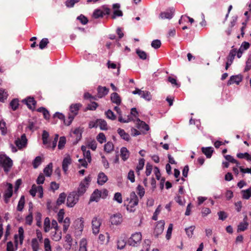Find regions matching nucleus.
Wrapping results in <instances>:
<instances>
[{"instance_id": "nucleus-7", "label": "nucleus", "mask_w": 251, "mask_h": 251, "mask_svg": "<svg viewBox=\"0 0 251 251\" xmlns=\"http://www.w3.org/2000/svg\"><path fill=\"white\" fill-rule=\"evenodd\" d=\"M123 221V218L121 213H118L112 215L110 217V222L113 225H120Z\"/></svg>"}, {"instance_id": "nucleus-25", "label": "nucleus", "mask_w": 251, "mask_h": 251, "mask_svg": "<svg viewBox=\"0 0 251 251\" xmlns=\"http://www.w3.org/2000/svg\"><path fill=\"white\" fill-rule=\"evenodd\" d=\"M65 241L66 243L64 247L67 250L70 249L72 246V238L70 234H67L65 237Z\"/></svg>"}, {"instance_id": "nucleus-57", "label": "nucleus", "mask_w": 251, "mask_h": 251, "mask_svg": "<svg viewBox=\"0 0 251 251\" xmlns=\"http://www.w3.org/2000/svg\"><path fill=\"white\" fill-rule=\"evenodd\" d=\"M113 199L118 203H121L123 201L122 194L119 192L116 193L114 195Z\"/></svg>"}, {"instance_id": "nucleus-60", "label": "nucleus", "mask_w": 251, "mask_h": 251, "mask_svg": "<svg viewBox=\"0 0 251 251\" xmlns=\"http://www.w3.org/2000/svg\"><path fill=\"white\" fill-rule=\"evenodd\" d=\"M161 43L160 40H153L151 43V47L154 49H158L161 46Z\"/></svg>"}, {"instance_id": "nucleus-33", "label": "nucleus", "mask_w": 251, "mask_h": 251, "mask_svg": "<svg viewBox=\"0 0 251 251\" xmlns=\"http://www.w3.org/2000/svg\"><path fill=\"white\" fill-rule=\"evenodd\" d=\"M236 53H237L236 49H232L230 50V51L227 57V61L232 63V62L234 59V57L236 55Z\"/></svg>"}, {"instance_id": "nucleus-43", "label": "nucleus", "mask_w": 251, "mask_h": 251, "mask_svg": "<svg viewBox=\"0 0 251 251\" xmlns=\"http://www.w3.org/2000/svg\"><path fill=\"white\" fill-rule=\"evenodd\" d=\"M63 223V231L64 232H66V231L68 230V227L70 226V218L67 217L66 218L63 222H62Z\"/></svg>"}, {"instance_id": "nucleus-42", "label": "nucleus", "mask_w": 251, "mask_h": 251, "mask_svg": "<svg viewBox=\"0 0 251 251\" xmlns=\"http://www.w3.org/2000/svg\"><path fill=\"white\" fill-rule=\"evenodd\" d=\"M7 92L4 89H0V101H3L7 99Z\"/></svg>"}, {"instance_id": "nucleus-32", "label": "nucleus", "mask_w": 251, "mask_h": 251, "mask_svg": "<svg viewBox=\"0 0 251 251\" xmlns=\"http://www.w3.org/2000/svg\"><path fill=\"white\" fill-rule=\"evenodd\" d=\"M66 199V194L63 192L59 195L58 198L56 201V204L57 205H60L62 203H64L65 201V200Z\"/></svg>"}, {"instance_id": "nucleus-12", "label": "nucleus", "mask_w": 251, "mask_h": 251, "mask_svg": "<svg viewBox=\"0 0 251 251\" xmlns=\"http://www.w3.org/2000/svg\"><path fill=\"white\" fill-rule=\"evenodd\" d=\"M22 102L26 104L28 108L30 109L33 110L35 108L36 101L33 97H28L26 99L23 100Z\"/></svg>"}, {"instance_id": "nucleus-15", "label": "nucleus", "mask_w": 251, "mask_h": 251, "mask_svg": "<svg viewBox=\"0 0 251 251\" xmlns=\"http://www.w3.org/2000/svg\"><path fill=\"white\" fill-rule=\"evenodd\" d=\"M98 94L96 97L98 98H101L106 95L109 91V89L105 87L99 86L98 88Z\"/></svg>"}, {"instance_id": "nucleus-4", "label": "nucleus", "mask_w": 251, "mask_h": 251, "mask_svg": "<svg viewBox=\"0 0 251 251\" xmlns=\"http://www.w3.org/2000/svg\"><path fill=\"white\" fill-rule=\"evenodd\" d=\"M79 197L76 192L69 193L67 198V206L69 207H74L78 201Z\"/></svg>"}, {"instance_id": "nucleus-3", "label": "nucleus", "mask_w": 251, "mask_h": 251, "mask_svg": "<svg viewBox=\"0 0 251 251\" xmlns=\"http://www.w3.org/2000/svg\"><path fill=\"white\" fill-rule=\"evenodd\" d=\"M0 165L5 172H8L13 165L12 160L5 154H0Z\"/></svg>"}, {"instance_id": "nucleus-10", "label": "nucleus", "mask_w": 251, "mask_h": 251, "mask_svg": "<svg viewBox=\"0 0 251 251\" xmlns=\"http://www.w3.org/2000/svg\"><path fill=\"white\" fill-rule=\"evenodd\" d=\"M164 225V221L161 220L157 222L154 230V234L156 236H158L163 232Z\"/></svg>"}, {"instance_id": "nucleus-24", "label": "nucleus", "mask_w": 251, "mask_h": 251, "mask_svg": "<svg viewBox=\"0 0 251 251\" xmlns=\"http://www.w3.org/2000/svg\"><path fill=\"white\" fill-rule=\"evenodd\" d=\"M120 152L121 157L124 161L126 160L129 158V152L126 148H122L120 151Z\"/></svg>"}, {"instance_id": "nucleus-40", "label": "nucleus", "mask_w": 251, "mask_h": 251, "mask_svg": "<svg viewBox=\"0 0 251 251\" xmlns=\"http://www.w3.org/2000/svg\"><path fill=\"white\" fill-rule=\"evenodd\" d=\"M104 15V13L100 9H96L93 14V17L95 19H98L102 17Z\"/></svg>"}, {"instance_id": "nucleus-17", "label": "nucleus", "mask_w": 251, "mask_h": 251, "mask_svg": "<svg viewBox=\"0 0 251 251\" xmlns=\"http://www.w3.org/2000/svg\"><path fill=\"white\" fill-rule=\"evenodd\" d=\"M120 5L118 3H115L113 5V8L114 9L113 15L112 16V19H115L117 16H122L123 12L121 10H119Z\"/></svg>"}, {"instance_id": "nucleus-21", "label": "nucleus", "mask_w": 251, "mask_h": 251, "mask_svg": "<svg viewBox=\"0 0 251 251\" xmlns=\"http://www.w3.org/2000/svg\"><path fill=\"white\" fill-rule=\"evenodd\" d=\"M111 100L113 103L119 105L121 103V99L117 93H113L111 95Z\"/></svg>"}, {"instance_id": "nucleus-54", "label": "nucleus", "mask_w": 251, "mask_h": 251, "mask_svg": "<svg viewBox=\"0 0 251 251\" xmlns=\"http://www.w3.org/2000/svg\"><path fill=\"white\" fill-rule=\"evenodd\" d=\"M42 162V158L40 156H37L33 162V166L34 168H37Z\"/></svg>"}, {"instance_id": "nucleus-48", "label": "nucleus", "mask_w": 251, "mask_h": 251, "mask_svg": "<svg viewBox=\"0 0 251 251\" xmlns=\"http://www.w3.org/2000/svg\"><path fill=\"white\" fill-rule=\"evenodd\" d=\"M19 105V101L17 99L13 100L10 103V106L13 110H16Z\"/></svg>"}, {"instance_id": "nucleus-18", "label": "nucleus", "mask_w": 251, "mask_h": 251, "mask_svg": "<svg viewBox=\"0 0 251 251\" xmlns=\"http://www.w3.org/2000/svg\"><path fill=\"white\" fill-rule=\"evenodd\" d=\"M50 234L51 238L55 241H59L62 238V233L59 229L51 231Z\"/></svg>"}, {"instance_id": "nucleus-58", "label": "nucleus", "mask_w": 251, "mask_h": 251, "mask_svg": "<svg viewBox=\"0 0 251 251\" xmlns=\"http://www.w3.org/2000/svg\"><path fill=\"white\" fill-rule=\"evenodd\" d=\"M248 226V224L246 223L240 224L238 226L237 231L240 232L245 230L247 228Z\"/></svg>"}, {"instance_id": "nucleus-8", "label": "nucleus", "mask_w": 251, "mask_h": 251, "mask_svg": "<svg viewBox=\"0 0 251 251\" xmlns=\"http://www.w3.org/2000/svg\"><path fill=\"white\" fill-rule=\"evenodd\" d=\"M138 203V199L137 197L136 196L135 193H133V195H131V199L130 201L129 202L128 204H127L126 209L127 210L130 211V212L133 211V210L132 208L136 205H137Z\"/></svg>"}, {"instance_id": "nucleus-53", "label": "nucleus", "mask_w": 251, "mask_h": 251, "mask_svg": "<svg viewBox=\"0 0 251 251\" xmlns=\"http://www.w3.org/2000/svg\"><path fill=\"white\" fill-rule=\"evenodd\" d=\"M172 13L171 12H162L160 14L161 19H171L172 17Z\"/></svg>"}, {"instance_id": "nucleus-46", "label": "nucleus", "mask_w": 251, "mask_h": 251, "mask_svg": "<svg viewBox=\"0 0 251 251\" xmlns=\"http://www.w3.org/2000/svg\"><path fill=\"white\" fill-rule=\"evenodd\" d=\"M136 53L138 54L140 58L142 59H146L147 57V54L146 52L139 49L136 50Z\"/></svg>"}, {"instance_id": "nucleus-20", "label": "nucleus", "mask_w": 251, "mask_h": 251, "mask_svg": "<svg viewBox=\"0 0 251 251\" xmlns=\"http://www.w3.org/2000/svg\"><path fill=\"white\" fill-rule=\"evenodd\" d=\"M242 80V76L241 75H237L235 76H232L230 77V79L228 81V84H231L236 83L239 84V83Z\"/></svg>"}, {"instance_id": "nucleus-36", "label": "nucleus", "mask_w": 251, "mask_h": 251, "mask_svg": "<svg viewBox=\"0 0 251 251\" xmlns=\"http://www.w3.org/2000/svg\"><path fill=\"white\" fill-rule=\"evenodd\" d=\"M50 222L49 218L46 217L44 222V229L45 232H48L50 229Z\"/></svg>"}, {"instance_id": "nucleus-61", "label": "nucleus", "mask_w": 251, "mask_h": 251, "mask_svg": "<svg viewBox=\"0 0 251 251\" xmlns=\"http://www.w3.org/2000/svg\"><path fill=\"white\" fill-rule=\"evenodd\" d=\"M77 19L79 20L83 25H86L88 22L87 18L82 15H81L79 16H78L77 18Z\"/></svg>"}, {"instance_id": "nucleus-5", "label": "nucleus", "mask_w": 251, "mask_h": 251, "mask_svg": "<svg viewBox=\"0 0 251 251\" xmlns=\"http://www.w3.org/2000/svg\"><path fill=\"white\" fill-rule=\"evenodd\" d=\"M142 234L140 232L132 234L127 241V244L133 247L138 246L142 240Z\"/></svg>"}, {"instance_id": "nucleus-9", "label": "nucleus", "mask_w": 251, "mask_h": 251, "mask_svg": "<svg viewBox=\"0 0 251 251\" xmlns=\"http://www.w3.org/2000/svg\"><path fill=\"white\" fill-rule=\"evenodd\" d=\"M27 139L25 134H23L20 138H18L15 142L16 145L19 149H21L25 147L27 144Z\"/></svg>"}, {"instance_id": "nucleus-27", "label": "nucleus", "mask_w": 251, "mask_h": 251, "mask_svg": "<svg viewBox=\"0 0 251 251\" xmlns=\"http://www.w3.org/2000/svg\"><path fill=\"white\" fill-rule=\"evenodd\" d=\"M201 151L207 158H210L213 152V150L212 147H202L201 148Z\"/></svg>"}, {"instance_id": "nucleus-19", "label": "nucleus", "mask_w": 251, "mask_h": 251, "mask_svg": "<svg viewBox=\"0 0 251 251\" xmlns=\"http://www.w3.org/2000/svg\"><path fill=\"white\" fill-rule=\"evenodd\" d=\"M108 180L107 176L103 172L100 173L98 176L97 182L99 185H103Z\"/></svg>"}, {"instance_id": "nucleus-26", "label": "nucleus", "mask_w": 251, "mask_h": 251, "mask_svg": "<svg viewBox=\"0 0 251 251\" xmlns=\"http://www.w3.org/2000/svg\"><path fill=\"white\" fill-rule=\"evenodd\" d=\"M117 132L122 138L127 141L129 140V135L126 132L124 129L119 128L118 129Z\"/></svg>"}, {"instance_id": "nucleus-45", "label": "nucleus", "mask_w": 251, "mask_h": 251, "mask_svg": "<svg viewBox=\"0 0 251 251\" xmlns=\"http://www.w3.org/2000/svg\"><path fill=\"white\" fill-rule=\"evenodd\" d=\"M141 96L147 100H150L151 99V93L149 91H142V92H141Z\"/></svg>"}, {"instance_id": "nucleus-11", "label": "nucleus", "mask_w": 251, "mask_h": 251, "mask_svg": "<svg viewBox=\"0 0 251 251\" xmlns=\"http://www.w3.org/2000/svg\"><path fill=\"white\" fill-rule=\"evenodd\" d=\"M8 187L7 189L5 190L4 198V201L5 203H8L9 201L10 198L12 197L13 195V186L10 183L7 184Z\"/></svg>"}, {"instance_id": "nucleus-34", "label": "nucleus", "mask_w": 251, "mask_h": 251, "mask_svg": "<svg viewBox=\"0 0 251 251\" xmlns=\"http://www.w3.org/2000/svg\"><path fill=\"white\" fill-rule=\"evenodd\" d=\"M114 146L112 142H108L105 144L104 147V150L107 153H110L114 150Z\"/></svg>"}, {"instance_id": "nucleus-31", "label": "nucleus", "mask_w": 251, "mask_h": 251, "mask_svg": "<svg viewBox=\"0 0 251 251\" xmlns=\"http://www.w3.org/2000/svg\"><path fill=\"white\" fill-rule=\"evenodd\" d=\"M31 246L33 251H38L39 243L37 238H33L31 240Z\"/></svg>"}, {"instance_id": "nucleus-1", "label": "nucleus", "mask_w": 251, "mask_h": 251, "mask_svg": "<svg viewBox=\"0 0 251 251\" xmlns=\"http://www.w3.org/2000/svg\"><path fill=\"white\" fill-rule=\"evenodd\" d=\"M82 107L81 103H75L72 104L70 106V113L68 116V119L67 121H64L65 125L69 126L73 121L75 117L78 114V111Z\"/></svg>"}, {"instance_id": "nucleus-38", "label": "nucleus", "mask_w": 251, "mask_h": 251, "mask_svg": "<svg viewBox=\"0 0 251 251\" xmlns=\"http://www.w3.org/2000/svg\"><path fill=\"white\" fill-rule=\"evenodd\" d=\"M25 203V197L24 196H22L21 197L20 200L18 202V205L17 206V210L18 211H21L23 210V209L24 207Z\"/></svg>"}, {"instance_id": "nucleus-49", "label": "nucleus", "mask_w": 251, "mask_h": 251, "mask_svg": "<svg viewBox=\"0 0 251 251\" xmlns=\"http://www.w3.org/2000/svg\"><path fill=\"white\" fill-rule=\"evenodd\" d=\"M195 228V226H191L185 228L186 233L189 238H191L193 235V231Z\"/></svg>"}, {"instance_id": "nucleus-47", "label": "nucleus", "mask_w": 251, "mask_h": 251, "mask_svg": "<svg viewBox=\"0 0 251 251\" xmlns=\"http://www.w3.org/2000/svg\"><path fill=\"white\" fill-rule=\"evenodd\" d=\"M73 134L74 135V137H75L77 140H80L81 137V131L79 128H75L73 131Z\"/></svg>"}, {"instance_id": "nucleus-30", "label": "nucleus", "mask_w": 251, "mask_h": 251, "mask_svg": "<svg viewBox=\"0 0 251 251\" xmlns=\"http://www.w3.org/2000/svg\"><path fill=\"white\" fill-rule=\"evenodd\" d=\"M243 199L248 200L251 197V187L247 190H243L241 192Z\"/></svg>"}, {"instance_id": "nucleus-35", "label": "nucleus", "mask_w": 251, "mask_h": 251, "mask_svg": "<svg viewBox=\"0 0 251 251\" xmlns=\"http://www.w3.org/2000/svg\"><path fill=\"white\" fill-rule=\"evenodd\" d=\"M52 172V164L50 163L44 169V173L47 176H51Z\"/></svg>"}, {"instance_id": "nucleus-63", "label": "nucleus", "mask_w": 251, "mask_h": 251, "mask_svg": "<svg viewBox=\"0 0 251 251\" xmlns=\"http://www.w3.org/2000/svg\"><path fill=\"white\" fill-rule=\"evenodd\" d=\"M127 178L131 182H134L135 181V176L133 171L130 170L128 173Z\"/></svg>"}, {"instance_id": "nucleus-28", "label": "nucleus", "mask_w": 251, "mask_h": 251, "mask_svg": "<svg viewBox=\"0 0 251 251\" xmlns=\"http://www.w3.org/2000/svg\"><path fill=\"white\" fill-rule=\"evenodd\" d=\"M145 165V159L141 158L139 160V162L136 168V172L137 175H140V171L142 170Z\"/></svg>"}, {"instance_id": "nucleus-6", "label": "nucleus", "mask_w": 251, "mask_h": 251, "mask_svg": "<svg viewBox=\"0 0 251 251\" xmlns=\"http://www.w3.org/2000/svg\"><path fill=\"white\" fill-rule=\"evenodd\" d=\"M102 224V220L100 218L95 217L92 219L91 222L92 232L95 235H97L100 230V227Z\"/></svg>"}, {"instance_id": "nucleus-37", "label": "nucleus", "mask_w": 251, "mask_h": 251, "mask_svg": "<svg viewBox=\"0 0 251 251\" xmlns=\"http://www.w3.org/2000/svg\"><path fill=\"white\" fill-rule=\"evenodd\" d=\"M98 126H99L102 130L107 129V123L105 121L102 119H98L97 120Z\"/></svg>"}, {"instance_id": "nucleus-39", "label": "nucleus", "mask_w": 251, "mask_h": 251, "mask_svg": "<svg viewBox=\"0 0 251 251\" xmlns=\"http://www.w3.org/2000/svg\"><path fill=\"white\" fill-rule=\"evenodd\" d=\"M45 251H52L50 241L49 238H45L44 241Z\"/></svg>"}, {"instance_id": "nucleus-16", "label": "nucleus", "mask_w": 251, "mask_h": 251, "mask_svg": "<svg viewBox=\"0 0 251 251\" xmlns=\"http://www.w3.org/2000/svg\"><path fill=\"white\" fill-rule=\"evenodd\" d=\"M84 221L82 218H78L74 222V226L75 229L82 231L84 227Z\"/></svg>"}, {"instance_id": "nucleus-62", "label": "nucleus", "mask_w": 251, "mask_h": 251, "mask_svg": "<svg viewBox=\"0 0 251 251\" xmlns=\"http://www.w3.org/2000/svg\"><path fill=\"white\" fill-rule=\"evenodd\" d=\"M126 245V242L124 240H119L117 242V248L118 249H123Z\"/></svg>"}, {"instance_id": "nucleus-50", "label": "nucleus", "mask_w": 251, "mask_h": 251, "mask_svg": "<svg viewBox=\"0 0 251 251\" xmlns=\"http://www.w3.org/2000/svg\"><path fill=\"white\" fill-rule=\"evenodd\" d=\"M97 140L100 143L102 144L103 142H105L106 141V137L104 133H100L97 136Z\"/></svg>"}, {"instance_id": "nucleus-44", "label": "nucleus", "mask_w": 251, "mask_h": 251, "mask_svg": "<svg viewBox=\"0 0 251 251\" xmlns=\"http://www.w3.org/2000/svg\"><path fill=\"white\" fill-rule=\"evenodd\" d=\"M237 156L239 158H245L248 161H251V155H250L248 153H239L237 154Z\"/></svg>"}, {"instance_id": "nucleus-52", "label": "nucleus", "mask_w": 251, "mask_h": 251, "mask_svg": "<svg viewBox=\"0 0 251 251\" xmlns=\"http://www.w3.org/2000/svg\"><path fill=\"white\" fill-rule=\"evenodd\" d=\"M66 144V138L65 137H61L59 139L58 148L59 149H62Z\"/></svg>"}, {"instance_id": "nucleus-2", "label": "nucleus", "mask_w": 251, "mask_h": 251, "mask_svg": "<svg viewBox=\"0 0 251 251\" xmlns=\"http://www.w3.org/2000/svg\"><path fill=\"white\" fill-rule=\"evenodd\" d=\"M91 181V177L90 176H88L87 177H85L84 179H83L80 183L79 186L77 188V191L76 192L77 193V195L79 196L83 195L87 189L88 188L89 183Z\"/></svg>"}, {"instance_id": "nucleus-56", "label": "nucleus", "mask_w": 251, "mask_h": 251, "mask_svg": "<svg viewBox=\"0 0 251 251\" xmlns=\"http://www.w3.org/2000/svg\"><path fill=\"white\" fill-rule=\"evenodd\" d=\"M105 115L107 118L111 120H114L116 119V116L114 115V113L110 110H108L107 111L105 112Z\"/></svg>"}, {"instance_id": "nucleus-55", "label": "nucleus", "mask_w": 251, "mask_h": 251, "mask_svg": "<svg viewBox=\"0 0 251 251\" xmlns=\"http://www.w3.org/2000/svg\"><path fill=\"white\" fill-rule=\"evenodd\" d=\"M88 146L93 151H95L97 147V144L96 141L94 140H93L88 142Z\"/></svg>"}, {"instance_id": "nucleus-59", "label": "nucleus", "mask_w": 251, "mask_h": 251, "mask_svg": "<svg viewBox=\"0 0 251 251\" xmlns=\"http://www.w3.org/2000/svg\"><path fill=\"white\" fill-rule=\"evenodd\" d=\"M152 166L149 163H147L146 166V175L147 176H149L152 172Z\"/></svg>"}, {"instance_id": "nucleus-64", "label": "nucleus", "mask_w": 251, "mask_h": 251, "mask_svg": "<svg viewBox=\"0 0 251 251\" xmlns=\"http://www.w3.org/2000/svg\"><path fill=\"white\" fill-rule=\"evenodd\" d=\"M98 106V104L97 103L95 102H92L91 104H89L88 105L87 107V109L90 110H95L96 109Z\"/></svg>"}, {"instance_id": "nucleus-41", "label": "nucleus", "mask_w": 251, "mask_h": 251, "mask_svg": "<svg viewBox=\"0 0 251 251\" xmlns=\"http://www.w3.org/2000/svg\"><path fill=\"white\" fill-rule=\"evenodd\" d=\"M87 242L86 239L83 238L80 242V247L79 251H87L86 246Z\"/></svg>"}, {"instance_id": "nucleus-14", "label": "nucleus", "mask_w": 251, "mask_h": 251, "mask_svg": "<svg viewBox=\"0 0 251 251\" xmlns=\"http://www.w3.org/2000/svg\"><path fill=\"white\" fill-rule=\"evenodd\" d=\"M72 163V159L69 155H67L65 156L62 162V169L66 173L68 169V166Z\"/></svg>"}, {"instance_id": "nucleus-51", "label": "nucleus", "mask_w": 251, "mask_h": 251, "mask_svg": "<svg viewBox=\"0 0 251 251\" xmlns=\"http://www.w3.org/2000/svg\"><path fill=\"white\" fill-rule=\"evenodd\" d=\"M49 42L47 38H43L39 43V48L40 49H44L46 47Z\"/></svg>"}, {"instance_id": "nucleus-23", "label": "nucleus", "mask_w": 251, "mask_h": 251, "mask_svg": "<svg viewBox=\"0 0 251 251\" xmlns=\"http://www.w3.org/2000/svg\"><path fill=\"white\" fill-rule=\"evenodd\" d=\"M101 194L100 191L97 190H95V191L92 194L90 201H98L100 198H101Z\"/></svg>"}, {"instance_id": "nucleus-13", "label": "nucleus", "mask_w": 251, "mask_h": 251, "mask_svg": "<svg viewBox=\"0 0 251 251\" xmlns=\"http://www.w3.org/2000/svg\"><path fill=\"white\" fill-rule=\"evenodd\" d=\"M114 110L117 112V113L119 114V117H118V120L119 122L121 123H128L130 121H131L132 119L131 118V116H127V118L124 119L122 117L121 111L120 109V108L118 106H115L114 107Z\"/></svg>"}, {"instance_id": "nucleus-22", "label": "nucleus", "mask_w": 251, "mask_h": 251, "mask_svg": "<svg viewBox=\"0 0 251 251\" xmlns=\"http://www.w3.org/2000/svg\"><path fill=\"white\" fill-rule=\"evenodd\" d=\"M136 124L138 128H141L146 131H148L150 129L149 126L146 124L145 122L141 121L139 119H137Z\"/></svg>"}, {"instance_id": "nucleus-29", "label": "nucleus", "mask_w": 251, "mask_h": 251, "mask_svg": "<svg viewBox=\"0 0 251 251\" xmlns=\"http://www.w3.org/2000/svg\"><path fill=\"white\" fill-rule=\"evenodd\" d=\"M99 239L101 244L107 243L109 242V235L108 233H106L105 234H100L99 236Z\"/></svg>"}]
</instances>
